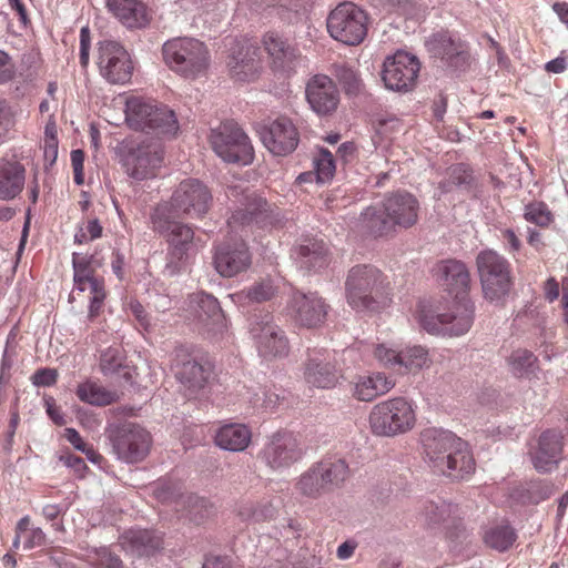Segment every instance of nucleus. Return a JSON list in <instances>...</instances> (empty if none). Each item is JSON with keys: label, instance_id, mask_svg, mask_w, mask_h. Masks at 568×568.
I'll return each instance as SVG.
<instances>
[{"label": "nucleus", "instance_id": "obj_24", "mask_svg": "<svg viewBox=\"0 0 568 568\" xmlns=\"http://www.w3.org/2000/svg\"><path fill=\"white\" fill-rule=\"evenodd\" d=\"M171 369L189 389L204 387L210 376V369L197 362L185 346H178L172 352Z\"/></svg>", "mask_w": 568, "mask_h": 568}, {"label": "nucleus", "instance_id": "obj_9", "mask_svg": "<svg viewBox=\"0 0 568 568\" xmlns=\"http://www.w3.org/2000/svg\"><path fill=\"white\" fill-rule=\"evenodd\" d=\"M476 266L484 297L503 303L513 286L509 262L493 250H484L476 257Z\"/></svg>", "mask_w": 568, "mask_h": 568}, {"label": "nucleus", "instance_id": "obj_48", "mask_svg": "<svg viewBox=\"0 0 568 568\" xmlns=\"http://www.w3.org/2000/svg\"><path fill=\"white\" fill-rule=\"evenodd\" d=\"M89 558L92 568H124L120 557L106 547L95 549Z\"/></svg>", "mask_w": 568, "mask_h": 568}, {"label": "nucleus", "instance_id": "obj_63", "mask_svg": "<svg viewBox=\"0 0 568 568\" xmlns=\"http://www.w3.org/2000/svg\"><path fill=\"white\" fill-rule=\"evenodd\" d=\"M263 398H257V402L261 400L260 405L266 409H273L274 407H276L281 399L284 398L283 395L276 393L274 389L272 388H265L263 392Z\"/></svg>", "mask_w": 568, "mask_h": 568}, {"label": "nucleus", "instance_id": "obj_56", "mask_svg": "<svg viewBox=\"0 0 568 568\" xmlns=\"http://www.w3.org/2000/svg\"><path fill=\"white\" fill-rule=\"evenodd\" d=\"M199 306L209 317H213L216 321L222 318L220 304L212 295H202L199 301Z\"/></svg>", "mask_w": 568, "mask_h": 568}, {"label": "nucleus", "instance_id": "obj_21", "mask_svg": "<svg viewBox=\"0 0 568 568\" xmlns=\"http://www.w3.org/2000/svg\"><path fill=\"white\" fill-rule=\"evenodd\" d=\"M163 149L158 143H141L133 148L124 158L126 174L136 180L143 181L158 176L163 165Z\"/></svg>", "mask_w": 568, "mask_h": 568}, {"label": "nucleus", "instance_id": "obj_35", "mask_svg": "<svg viewBox=\"0 0 568 568\" xmlns=\"http://www.w3.org/2000/svg\"><path fill=\"white\" fill-rule=\"evenodd\" d=\"M252 440V432L248 426L240 423H231L221 426L214 436L216 446L230 452L245 450Z\"/></svg>", "mask_w": 568, "mask_h": 568}, {"label": "nucleus", "instance_id": "obj_19", "mask_svg": "<svg viewBox=\"0 0 568 568\" xmlns=\"http://www.w3.org/2000/svg\"><path fill=\"white\" fill-rule=\"evenodd\" d=\"M419 69L420 64L415 55L397 51L384 61L382 79L387 89L407 92L416 85Z\"/></svg>", "mask_w": 568, "mask_h": 568}, {"label": "nucleus", "instance_id": "obj_61", "mask_svg": "<svg viewBox=\"0 0 568 568\" xmlns=\"http://www.w3.org/2000/svg\"><path fill=\"white\" fill-rule=\"evenodd\" d=\"M62 513H63V509L58 504H49L42 508L43 517L47 520L52 521V527L57 531H63V524L61 521H55L61 516Z\"/></svg>", "mask_w": 568, "mask_h": 568}, {"label": "nucleus", "instance_id": "obj_39", "mask_svg": "<svg viewBox=\"0 0 568 568\" xmlns=\"http://www.w3.org/2000/svg\"><path fill=\"white\" fill-rule=\"evenodd\" d=\"M298 254L302 263L310 270H321L328 264V250L323 240L307 239L300 245Z\"/></svg>", "mask_w": 568, "mask_h": 568}, {"label": "nucleus", "instance_id": "obj_53", "mask_svg": "<svg viewBox=\"0 0 568 568\" xmlns=\"http://www.w3.org/2000/svg\"><path fill=\"white\" fill-rule=\"evenodd\" d=\"M276 293V288L271 280H263L248 288L246 297L252 302H265L271 300Z\"/></svg>", "mask_w": 568, "mask_h": 568}, {"label": "nucleus", "instance_id": "obj_16", "mask_svg": "<svg viewBox=\"0 0 568 568\" xmlns=\"http://www.w3.org/2000/svg\"><path fill=\"white\" fill-rule=\"evenodd\" d=\"M92 263V255L72 254L74 288L80 292L90 290L89 318L91 321L100 315L106 297L104 278L97 275Z\"/></svg>", "mask_w": 568, "mask_h": 568}, {"label": "nucleus", "instance_id": "obj_14", "mask_svg": "<svg viewBox=\"0 0 568 568\" xmlns=\"http://www.w3.org/2000/svg\"><path fill=\"white\" fill-rule=\"evenodd\" d=\"M172 207V215L181 214L191 219H201L210 210L212 194L209 187L197 179H185L179 183L166 202Z\"/></svg>", "mask_w": 568, "mask_h": 568}, {"label": "nucleus", "instance_id": "obj_55", "mask_svg": "<svg viewBox=\"0 0 568 568\" xmlns=\"http://www.w3.org/2000/svg\"><path fill=\"white\" fill-rule=\"evenodd\" d=\"M16 63L4 51L0 50V84L7 83L16 77Z\"/></svg>", "mask_w": 568, "mask_h": 568}, {"label": "nucleus", "instance_id": "obj_62", "mask_svg": "<svg viewBox=\"0 0 568 568\" xmlns=\"http://www.w3.org/2000/svg\"><path fill=\"white\" fill-rule=\"evenodd\" d=\"M61 460L65 466L72 468L80 477H83L85 470L88 469L85 462L77 455L67 454L65 456H61Z\"/></svg>", "mask_w": 568, "mask_h": 568}, {"label": "nucleus", "instance_id": "obj_22", "mask_svg": "<svg viewBox=\"0 0 568 568\" xmlns=\"http://www.w3.org/2000/svg\"><path fill=\"white\" fill-rule=\"evenodd\" d=\"M229 73L235 81H252L261 70L258 48L250 40H234L226 59Z\"/></svg>", "mask_w": 568, "mask_h": 568}, {"label": "nucleus", "instance_id": "obj_43", "mask_svg": "<svg viewBox=\"0 0 568 568\" xmlns=\"http://www.w3.org/2000/svg\"><path fill=\"white\" fill-rule=\"evenodd\" d=\"M125 352L121 345H111L100 354L99 366L103 375L112 376L125 368Z\"/></svg>", "mask_w": 568, "mask_h": 568}, {"label": "nucleus", "instance_id": "obj_13", "mask_svg": "<svg viewBox=\"0 0 568 568\" xmlns=\"http://www.w3.org/2000/svg\"><path fill=\"white\" fill-rule=\"evenodd\" d=\"M304 454L305 446L300 434L280 430L268 437L258 457L271 469L281 470L301 460Z\"/></svg>", "mask_w": 568, "mask_h": 568}, {"label": "nucleus", "instance_id": "obj_54", "mask_svg": "<svg viewBox=\"0 0 568 568\" xmlns=\"http://www.w3.org/2000/svg\"><path fill=\"white\" fill-rule=\"evenodd\" d=\"M71 165L73 170V181L77 185L84 183V159L85 154L82 150H72L70 154Z\"/></svg>", "mask_w": 568, "mask_h": 568}, {"label": "nucleus", "instance_id": "obj_17", "mask_svg": "<svg viewBox=\"0 0 568 568\" xmlns=\"http://www.w3.org/2000/svg\"><path fill=\"white\" fill-rule=\"evenodd\" d=\"M98 68L100 74L112 84H124L133 73V63L125 48L116 41L99 42Z\"/></svg>", "mask_w": 568, "mask_h": 568}, {"label": "nucleus", "instance_id": "obj_49", "mask_svg": "<svg viewBox=\"0 0 568 568\" xmlns=\"http://www.w3.org/2000/svg\"><path fill=\"white\" fill-rule=\"evenodd\" d=\"M17 114V109L8 100L0 98V142L13 130Z\"/></svg>", "mask_w": 568, "mask_h": 568}, {"label": "nucleus", "instance_id": "obj_46", "mask_svg": "<svg viewBox=\"0 0 568 568\" xmlns=\"http://www.w3.org/2000/svg\"><path fill=\"white\" fill-rule=\"evenodd\" d=\"M473 180V171L465 164H457L450 169L448 178L440 182L439 189L443 193H447L454 187L470 185Z\"/></svg>", "mask_w": 568, "mask_h": 568}, {"label": "nucleus", "instance_id": "obj_2", "mask_svg": "<svg viewBox=\"0 0 568 568\" xmlns=\"http://www.w3.org/2000/svg\"><path fill=\"white\" fill-rule=\"evenodd\" d=\"M428 464L453 479H464L475 470V459L468 444L448 430L426 428L420 434Z\"/></svg>", "mask_w": 568, "mask_h": 568}, {"label": "nucleus", "instance_id": "obj_36", "mask_svg": "<svg viewBox=\"0 0 568 568\" xmlns=\"http://www.w3.org/2000/svg\"><path fill=\"white\" fill-rule=\"evenodd\" d=\"M435 41L436 53L447 64L457 70H464L469 65V52L465 42L459 39H453L447 34L438 36Z\"/></svg>", "mask_w": 568, "mask_h": 568}, {"label": "nucleus", "instance_id": "obj_29", "mask_svg": "<svg viewBox=\"0 0 568 568\" xmlns=\"http://www.w3.org/2000/svg\"><path fill=\"white\" fill-rule=\"evenodd\" d=\"M304 378L312 387L329 389L338 383L339 374L327 353L315 351L305 363Z\"/></svg>", "mask_w": 568, "mask_h": 568}, {"label": "nucleus", "instance_id": "obj_26", "mask_svg": "<svg viewBox=\"0 0 568 568\" xmlns=\"http://www.w3.org/2000/svg\"><path fill=\"white\" fill-rule=\"evenodd\" d=\"M262 44L268 55L271 67L275 71L292 72L302 60L298 48L277 32H266L263 36Z\"/></svg>", "mask_w": 568, "mask_h": 568}, {"label": "nucleus", "instance_id": "obj_28", "mask_svg": "<svg viewBox=\"0 0 568 568\" xmlns=\"http://www.w3.org/2000/svg\"><path fill=\"white\" fill-rule=\"evenodd\" d=\"M382 203L384 213L388 215L395 227L408 229L416 224L419 202L413 194L398 191L385 196Z\"/></svg>", "mask_w": 568, "mask_h": 568}, {"label": "nucleus", "instance_id": "obj_10", "mask_svg": "<svg viewBox=\"0 0 568 568\" xmlns=\"http://www.w3.org/2000/svg\"><path fill=\"white\" fill-rule=\"evenodd\" d=\"M368 21V14L362 8L345 1L329 12L326 27L334 40L346 45H358L367 36Z\"/></svg>", "mask_w": 568, "mask_h": 568}, {"label": "nucleus", "instance_id": "obj_12", "mask_svg": "<svg viewBox=\"0 0 568 568\" xmlns=\"http://www.w3.org/2000/svg\"><path fill=\"white\" fill-rule=\"evenodd\" d=\"M106 436L112 445L113 453L125 463L143 460L151 448L150 433L134 423H122L110 426Z\"/></svg>", "mask_w": 568, "mask_h": 568}, {"label": "nucleus", "instance_id": "obj_20", "mask_svg": "<svg viewBox=\"0 0 568 568\" xmlns=\"http://www.w3.org/2000/svg\"><path fill=\"white\" fill-rule=\"evenodd\" d=\"M250 332L258 355L264 359L281 358L288 355V338L285 332L274 323L271 315H265L261 321L252 323Z\"/></svg>", "mask_w": 568, "mask_h": 568}, {"label": "nucleus", "instance_id": "obj_37", "mask_svg": "<svg viewBox=\"0 0 568 568\" xmlns=\"http://www.w3.org/2000/svg\"><path fill=\"white\" fill-rule=\"evenodd\" d=\"M361 227L368 234L378 237L392 233L395 230L393 222L384 213V205L368 206L361 215Z\"/></svg>", "mask_w": 568, "mask_h": 568}, {"label": "nucleus", "instance_id": "obj_50", "mask_svg": "<svg viewBox=\"0 0 568 568\" xmlns=\"http://www.w3.org/2000/svg\"><path fill=\"white\" fill-rule=\"evenodd\" d=\"M102 226L98 219H89L79 225L74 235V241L78 244H83L101 237Z\"/></svg>", "mask_w": 568, "mask_h": 568}, {"label": "nucleus", "instance_id": "obj_52", "mask_svg": "<svg viewBox=\"0 0 568 568\" xmlns=\"http://www.w3.org/2000/svg\"><path fill=\"white\" fill-rule=\"evenodd\" d=\"M335 74L347 92L353 93L358 91L361 80L357 72L353 68L346 64H338L336 65Z\"/></svg>", "mask_w": 568, "mask_h": 568}, {"label": "nucleus", "instance_id": "obj_47", "mask_svg": "<svg viewBox=\"0 0 568 568\" xmlns=\"http://www.w3.org/2000/svg\"><path fill=\"white\" fill-rule=\"evenodd\" d=\"M524 217L539 227H548L554 221L551 211L544 202H532L526 205Z\"/></svg>", "mask_w": 568, "mask_h": 568}, {"label": "nucleus", "instance_id": "obj_60", "mask_svg": "<svg viewBox=\"0 0 568 568\" xmlns=\"http://www.w3.org/2000/svg\"><path fill=\"white\" fill-rule=\"evenodd\" d=\"M189 506V514L192 519H196L197 517L202 518L204 513H207V503L205 499L200 498L194 495H190L186 497V501Z\"/></svg>", "mask_w": 568, "mask_h": 568}, {"label": "nucleus", "instance_id": "obj_3", "mask_svg": "<svg viewBox=\"0 0 568 568\" xmlns=\"http://www.w3.org/2000/svg\"><path fill=\"white\" fill-rule=\"evenodd\" d=\"M347 304L356 312L379 313L393 302L387 275L373 264L352 266L344 282Z\"/></svg>", "mask_w": 568, "mask_h": 568}, {"label": "nucleus", "instance_id": "obj_27", "mask_svg": "<svg viewBox=\"0 0 568 568\" xmlns=\"http://www.w3.org/2000/svg\"><path fill=\"white\" fill-rule=\"evenodd\" d=\"M251 263L252 256L244 241L223 243L215 250V270L224 277H232L245 272Z\"/></svg>", "mask_w": 568, "mask_h": 568}, {"label": "nucleus", "instance_id": "obj_51", "mask_svg": "<svg viewBox=\"0 0 568 568\" xmlns=\"http://www.w3.org/2000/svg\"><path fill=\"white\" fill-rule=\"evenodd\" d=\"M400 355L402 352L388 347L385 344H378L374 347V357L378 361V363L386 368L395 369L397 372Z\"/></svg>", "mask_w": 568, "mask_h": 568}, {"label": "nucleus", "instance_id": "obj_40", "mask_svg": "<svg viewBox=\"0 0 568 568\" xmlns=\"http://www.w3.org/2000/svg\"><path fill=\"white\" fill-rule=\"evenodd\" d=\"M75 394L81 402L94 406H106L118 399L115 392L109 390L93 381H85L79 384Z\"/></svg>", "mask_w": 568, "mask_h": 568}, {"label": "nucleus", "instance_id": "obj_4", "mask_svg": "<svg viewBox=\"0 0 568 568\" xmlns=\"http://www.w3.org/2000/svg\"><path fill=\"white\" fill-rule=\"evenodd\" d=\"M152 230L163 235L168 242L165 271L173 276L184 271L193 255V229L172 215L168 203H159L151 213Z\"/></svg>", "mask_w": 568, "mask_h": 568}, {"label": "nucleus", "instance_id": "obj_64", "mask_svg": "<svg viewBox=\"0 0 568 568\" xmlns=\"http://www.w3.org/2000/svg\"><path fill=\"white\" fill-rule=\"evenodd\" d=\"M263 2H267L271 6H278L291 12H298L300 10L305 8L306 0H262Z\"/></svg>", "mask_w": 568, "mask_h": 568}, {"label": "nucleus", "instance_id": "obj_5", "mask_svg": "<svg viewBox=\"0 0 568 568\" xmlns=\"http://www.w3.org/2000/svg\"><path fill=\"white\" fill-rule=\"evenodd\" d=\"M125 121L136 131L173 138L180 125L173 110L152 99L131 97L125 103Z\"/></svg>", "mask_w": 568, "mask_h": 568}, {"label": "nucleus", "instance_id": "obj_41", "mask_svg": "<svg viewBox=\"0 0 568 568\" xmlns=\"http://www.w3.org/2000/svg\"><path fill=\"white\" fill-rule=\"evenodd\" d=\"M275 514L276 509L267 498L261 500L245 499L240 503L237 508V515L244 521H265L272 519Z\"/></svg>", "mask_w": 568, "mask_h": 568}, {"label": "nucleus", "instance_id": "obj_33", "mask_svg": "<svg viewBox=\"0 0 568 568\" xmlns=\"http://www.w3.org/2000/svg\"><path fill=\"white\" fill-rule=\"evenodd\" d=\"M26 168L17 160L0 159V200L16 199L24 187Z\"/></svg>", "mask_w": 568, "mask_h": 568}, {"label": "nucleus", "instance_id": "obj_58", "mask_svg": "<svg viewBox=\"0 0 568 568\" xmlns=\"http://www.w3.org/2000/svg\"><path fill=\"white\" fill-rule=\"evenodd\" d=\"M91 33L88 27L80 30V64L87 68L90 61Z\"/></svg>", "mask_w": 568, "mask_h": 568}, {"label": "nucleus", "instance_id": "obj_44", "mask_svg": "<svg viewBox=\"0 0 568 568\" xmlns=\"http://www.w3.org/2000/svg\"><path fill=\"white\" fill-rule=\"evenodd\" d=\"M537 357L527 349H516L507 358L510 372L519 378L529 377L534 373Z\"/></svg>", "mask_w": 568, "mask_h": 568}, {"label": "nucleus", "instance_id": "obj_45", "mask_svg": "<svg viewBox=\"0 0 568 568\" xmlns=\"http://www.w3.org/2000/svg\"><path fill=\"white\" fill-rule=\"evenodd\" d=\"M314 170L317 173V183L331 181L336 171L335 159L327 149L321 148L313 158Z\"/></svg>", "mask_w": 568, "mask_h": 568}, {"label": "nucleus", "instance_id": "obj_11", "mask_svg": "<svg viewBox=\"0 0 568 568\" xmlns=\"http://www.w3.org/2000/svg\"><path fill=\"white\" fill-rule=\"evenodd\" d=\"M210 142L214 152L225 162L242 165L253 162L254 150L251 141L234 121H225L212 130Z\"/></svg>", "mask_w": 568, "mask_h": 568}, {"label": "nucleus", "instance_id": "obj_34", "mask_svg": "<svg viewBox=\"0 0 568 568\" xmlns=\"http://www.w3.org/2000/svg\"><path fill=\"white\" fill-rule=\"evenodd\" d=\"M106 8L128 28H141L149 21L146 7L139 0H106Z\"/></svg>", "mask_w": 568, "mask_h": 568}, {"label": "nucleus", "instance_id": "obj_31", "mask_svg": "<svg viewBox=\"0 0 568 568\" xmlns=\"http://www.w3.org/2000/svg\"><path fill=\"white\" fill-rule=\"evenodd\" d=\"M395 386V382L384 373L357 375L351 382V393L361 402H372L376 397L388 393Z\"/></svg>", "mask_w": 568, "mask_h": 568}, {"label": "nucleus", "instance_id": "obj_18", "mask_svg": "<svg viewBox=\"0 0 568 568\" xmlns=\"http://www.w3.org/2000/svg\"><path fill=\"white\" fill-rule=\"evenodd\" d=\"M280 213L267 201L256 193H245L242 196L241 206H239L229 219V225L250 226L256 225L258 229L275 226L280 222Z\"/></svg>", "mask_w": 568, "mask_h": 568}, {"label": "nucleus", "instance_id": "obj_38", "mask_svg": "<svg viewBox=\"0 0 568 568\" xmlns=\"http://www.w3.org/2000/svg\"><path fill=\"white\" fill-rule=\"evenodd\" d=\"M517 538L516 530L507 521L491 525L483 534L484 544L499 552L509 550L515 545Z\"/></svg>", "mask_w": 568, "mask_h": 568}, {"label": "nucleus", "instance_id": "obj_42", "mask_svg": "<svg viewBox=\"0 0 568 568\" xmlns=\"http://www.w3.org/2000/svg\"><path fill=\"white\" fill-rule=\"evenodd\" d=\"M430 359L426 348L422 346L407 347L402 351L398 365L399 373L418 372L428 367Z\"/></svg>", "mask_w": 568, "mask_h": 568}, {"label": "nucleus", "instance_id": "obj_30", "mask_svg": "<svg viewBox=\"0 0 568 568\" xmlns=\"http://www.w3.org/2000/svg\"><path fill=\"white\" fill-rule=\"evenodd\" d=\"M564 438L556 430L541 433L531 459L535 468L540 473H547L558 466L562 459Z\"/></svg>", "mask_w": 568, "mask_h": 568}, {"label": "nucleus", "instance_id": "obj_23", "mask_svg": "<svg viewBox=\"0 0 568 568\" xmlns=\"http://www.w3.org/2000/svg\"><path fill=\"white\" fill-rule=\"evenodd\" d=\"M261 139L271 153L284 156L296 149L300 133L291 119L280 116L261 131Z\"/></svg>", "mask_w": 568, "mask_h": 568}, {"label": "nucleus", "instance_id": "obj_6", "mask_svg": "<svg viewBox=\"0 0 568 568\" xmlns=\"http://www.w3.org/2000/svg\"><path fill=\"white\" fill-rule=\"evenodd\" d=\"M162 57L170 70L186 79L204 74L211 63L207 45L192 37H176L165 41Z\"/></svg>", "mask_w": 568, "mask_h": 568}, {"label": "nucleus", "instance_id": "obj_57", "mask_svg": "<svg viewBox=\"0 0 568 568\" xmlns=\"http://www.w3.org/2000/svg\"><path fill=\"white\" fill-rule=\"evenodd\" d=\"M58 372L52 368L38 369L31 377L36 386H52L57 383Z\"/></svg>", "mask_w": 568, "mask_h": 568}, {"label": "nucleus", "instance_id": "obj_32", "mask_svg": "<svg viewBox=\"0 0 568 568\" xmlns=\"http://www.w3.org/2000/svg\"><path fill=\"white\" fill-rule=\"evenodd\" d=\"M119 542L126 552L136 556H150L162 547L163 540L153 530L130 528L120 536Z\"/></svg>", "mask_w": 568, "mask_h": 568}, {"label": "nucleus", "instance_id": "obj_7", "mask_svg": "<svg viewBox=\"0 0 568 568\" xmlns=\"http://www.w3.org/2000/svg\"><path fill=\"white\" fill-rule=\"evenodd\" d=\"M416 424L414 405L406 397L397 396L375 404L368 414L373 435L396 437L410 432Z\"/></svg>", "mask_w": 568, "mask_h": 568}, {"label": "nucleus", "instance_id": "obj_25", "mask_svg": "<svg viewBox=\"0 0 568 568\" xmlns=\"http://www.w3.org/2000/svg\"><path fill=\"white\" fill-rule=\"evenodd\" d=\"M305 95L312 110L318 115L333 113L339 103L335 82L325 74H315L306 83Z\"/></svg>", "mask_w": 568, "mask_h": 568}, {"label": "nucleus", "instance_id": "obj_59", "mask_svg": "<svg viewBox=\"0 0 568 568\" xmlns=\"http://www.w3.org/2000/svg\"><path fill=\"white\" fill-rule=\"evenodd\" d=\"M24 541L23 547L24 549H32L36 547H40L45 541V534L42 531L41 528H30L28 527V530L23 534Z\"/></svg>", "mask_w": 568, "mask_h": 568}, {"label": "nucleus", "instance_id": "obj_8", "mask_svg": "<svg viewBox=\"0 0 568 568\" xmlns=\"http://www.w3.org/2000/svg\"><path fill=\"white\" fill-rule=\"evenodd\" d=\"M348 476L349 468L344 459L325 458L302 473L294 487L300 495L316 499L341 487Z\"/></svg>", "mask_w": 568, "mask_h": 568}, {"label": "nucleus", "instance_id": "obj_1", "mask_svg": "<svg viewBox=\"0 0 568 568\" xmlns=\"http://www.w3.org/2000/svg\"><path fill=\"white\" fill-rule=\"evenodd\" d=\"M436 272L440 284L454 295V301L448 312H442L439 306L434 310L423 307L420 324L432 334L464 335L474 321V304L467 296L470 287L469 271L462 261L446 260L437 264Z\"/></svg>", "mask_w": 568, "mask_h": 568}, {"label": "nucleus", "instance_id": "obj_15", "mask_svg": "<svg viewBox=\"0 0 568 568\" xmlns=\"http://www.w3.org/2000/svg\"><path fill=\"white\" fill-rule=\"evenodd\" d=\"M331 306L317 292L294 291L286 303V315L298 327L318 328L326 322Z\"/></svg>", "mask_w": 568, "mask_h": 568}]
</instances>
